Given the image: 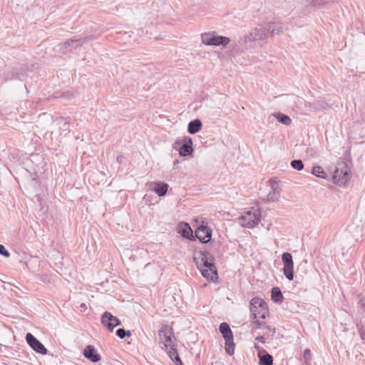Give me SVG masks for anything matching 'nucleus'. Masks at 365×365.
Listing matches in <instances>:
<instances>
[{
    "label": "nucleus",
    "instance_id": "nucleus-1",
    "mask_svg": "<svg viewBox=\"0 0 365 365\" xmlns=\"http://www.w3.org/2000/svg\"><path fill=\"white\" fill-rule=\"evenodd\" d=\"M158 342L159 346L165 350L175 365H182V362L176 349L175 337L170 327L165 325L160 328L158 331Z\"/></svg>",
    "mask_w": 365,
    "mask_h": 365
},
{
    "label": "nucleus",
    "instance_id": "nucleus-2",
    "mask_svg": "<svg viewBox=\"0 0 365 365\" xmlns=\"http://www.w3.org/2000/svg\"><path fill=\"white\" fill-rule=\"evenodd\" d=\"M194 261L202 275L208 280L215 281L217 279L216 267L212 255L207 251H197L194 253Z\"/></svg>",
    "mask_w": 365,
    "mask_h": 365
},
{
    "label": "nucleus",
    "instance_id": "nucleus-3",
    "mask_svg": "<svg viewBox=\"0 0 365 365\" xmlns=\"http://www.w3.org/2000/svg\"><path fill=\"white\" fill-rule=\"evenodd\" d=\"M250 309L252 318L257 319L254 322L255 328L259 329L262 326V324L259 319H265L269 314L266 302L260 298H253L250 301Z\"/></svg>",
    "mask_w": 365,
    "mask_h": 365
},
{
    "label": "nucleus",
    "instance_id": "nucleus-4",
    "mask_svg": "<svg viewBox=\"0 0 365 365\" xmlns=\"http://www.w3.org/2000/svg\"><path fill=\"white\" fill-rule=\"evenodd\" d=\"M261 212L257 207H252L241 215L239 223L245 227L252 228L256 226L260 221Z\"/></svg>",
    "mask_w": 365,
    "mask_h": 365
},
{
    "label": "nucleus",
    "instance_id": "nucleus-5",
    "mask_svg": "<svg viewBox=\"0 0 365 365\" xmlns=\"http://www.w3.org/2000/svg\"><path fill=\"white\" fill-rule=\"evenodd\" d=\"M202 43L206 46H227L230 42V38L223 36H219L216 32H207L201 34Z\"/></svg>",
    "mask_w": 365,
    "mask_h": 365
},
{
    "label": "nucleus",
    "instance_id": "nucleus-6",
    "mask_svg": "<svg viewBox=\"0 0 365 365\" xmlns=\"http://www.w3.org/2000/svg\"><path fill=\"white\" fill-rule=\"evenodd\" d=\"M282 260L284 264V274L289 280H292L294 278V263L292 255L289 252L283 253Z\"/></svg>",
    "mask_w": 365,
    "mask_h": 365
},
{
    "label": "nucleus",
    "instance_id": "nucleus-7",
    "mask_svg": "<svg viewBox=\"0 0 365 365\" xmlns=\"http://www.w3.org/2000/svg\"><path fill=\"white\" fill-rule=\"evenodd\" d=\"M26 339L29 346L37 353L41 354H46L47 349L33 334L27 333L26 335Z\"/></svg>",
    "mask_w": 365,
    "mask_h": 365
},
{
    "label": "nucleus",
    "instance_id": "nucleus-8",
    "mask_svg": "<svg viewBox=\"0 0 365 365\" xmlns=\"http://www.w3.org/2000/svg\"><path fill=\"white\" fill-rule=\"evenodd\" d=\"M268 185L269 186V191L267 195V200L269 202L277 201L279 198L282 191L280 185L274 180H269Z\"/></svg>",
    "mask_w": 365,
    "mask_h": 365
},
{
    "label": "nucleus",
    "instance_id": "nucleus-9",
    "mask_svg": "<svg viewBox=\"0 0 365 365\" xmlns=\"http://www.w3.org/2000/svg\"><path fill=\"white\" fill-rule=\"evenodd\" d=\"M305 107L309 111L319 112L327 109L329 108V105L323 98H319L318 99H314L312 101L306 102Z\"/></svg>",
    "mask_w": 365,
    "mask_h": 365
},
{
    "label": "nucleus",
    "instance_id": "nucleus-10",
    "mask_svg": "<svg viewBox=\"0 0 365 365\" xmlns=\"http://www.w3.org/2000/svg\"><path fill=\"white\" fill-rule=\"evenodd\" d=\"M86 38H75V39H69L66 41L61 46L60 50L62 53H66L68 52L72 51L73 49L77 48L78 47L82 46L85 43Z\"/></svg>",
    "mask_w": 365,
    "mask_h": 365
},
{
    "label": "nucleus",
    "instance_id": "nucleus-11",
    "mask_svg": "<svg viewBox=\"0 0 365 365\" xmlns=\"http://www.w3.org/2000/svg\"><path fill=\"white\" fill-rule=\"evenodd\" d=\"M212 231L207 227L200 226L195 230V235L203 243L208 242L211 239Z\"/></svg>",
    "mask_w": 365,
    "mask_h": 365
},
{
    "label": "nucleus",
    "instance_id": "nucleus-12",
    "mask_svg": "<svg viewBox=\"0 0 365 365\" xmlns=\"http://www.w3.org/2000/svg\"><path fill=\"white\" fill-rule=\"evenodd\" d=\"M148 187L160 197L165 195L168 189V184L161 182H150Z\"/></svg>",
    "mask_w": 365,
    "mask_h": 365
},
{
    "label": "nucleus",
    "instance_id": "nucleus-13",
    "mask_svg": "<svg viewBox=\"0 0 365 365\" xmlns=\"http://www.w3.org/2000/svg\"><path fill=\"white\" fill-rule=\"evenodd\" d=\"M267 36V27H255L253 29L248 36L250 41H257L264 39Z\"/></svg>",
    "mask_w": 365,
    "mask_h": 365
},
{
    "label": "nucleus",
    "instance_id": "nucleus-14",
    "mask_svg": "<svg viewBox=\"0 0 365 365\" xmlns=\"http://www.w3.org/2000/svg\"><path fill=\"white\" fill-rule=\"evenodd\" d=\"M334 180L339 185L345 184L349 180V173L347 168H336L334 173Z\"/></svg>",
    "mask_w": 365,
    "mask_h": 365
},
{
    "label": "nucleus",
    "instance_id": "nucleus-15",
    "mask_svg": "<svg viewBox=\"0 0 365 365\" xmlns=\"http://www.w3.org/2000/svg\"><path fill=\"white\" fill-rule=\"evenodd\" d=\"M192 141L190 137H185L183 138V144L181 145L179 150L180 155L186 157L192 154Z\"/></svg>",
    "mask_w": 365,
    "mask_h": 365
},
{
    "label": "nucleus",
    "instance_id": "nucleus-16",
    "mask_svg": "<svg viewBox=\"0 0 365 365\" xmlns=\"http://www.w3.org/2000/svg\"><path fill=\"white\" fill-rule=\"evenodd\" d=\"M83 355L92 362H98L101 360L100 355L96 353L95 348L91 345H88L85 348Z\"/></svg>",
    "mask_w": 365,
    "mask_h": 365
},
{
    "label": "nucleus",
    "instance_id": "nucleus-17",
    "mask_svg": "<svg viewBox=\"0 0 365 365\" xmlns=\"http://www.w3.org/2000/svg\"><path fill=\"white\" fill-rule=\"evenodd\" d=\"M267 34L279 35L283 32V26L282 23L273 22L266 24Z\"/></svg>",
    "mask_w": 365,
    "mask_h": 365
},
{
    "label": "nucleus",
    "instance_id": "nucleus-18",
    "mask_svg": "<svg viewBox=\"0 0 365 365\" xmlns=\"http://www.w3.org/2000/svg\"><path fill=\"white\" fill-rule=\"evenodd\" d=\"M202 126V124L200 120L195 119L189 123L187 126V131L190 134H195L200 130Z\"/></svg>",
    "mask_w": 365,
    "mask_h": 365
},
{
    "label": "nucleus",
    "instance_id": "nucleus-19",
    "mask_svg": "<svg viewBox=\"0 0 365 365\" xmlns=\"http://www.w3.org/2000/svg\"><path fill=\"white\" fill-rule=\"evenodd\" d=\"M219 329L225 339L230 337H233L232 332L229 324L226 322H222L220 324Z\"/></svg>",
    "mask_w": 365,
    "mask_h": 365
},
{
    "label": "nucleus",
    "instance_id": "nucleus-20",
    "mask_svg": "<svg viewBox=\"0 0 365 365\" xmlns=\"http://www.w3.org/2000/svg\"><path fill=\"white\" fill-rule=\"evenodd\" d=\"M258 356L260 361V365H272L273 358L272 355L264 351V354L261 351L259 352Z\"/></svg>",
    "mask_w": 365,
    "mask_h": 365
},
{
    "label": "nucleus",
    "instance_id": "nucleus-21",
    "mask_svg": "<svg viewBox=\"0 0 365 365\" xmlns=\"http://www.w3.org/2000/svg\"><path fill=\"white\" fill-rule=\"evenodd\" d=\"M225 351L228 355L232 356V354H234L235 347L233 337H230L228 339H225Z\"/></svg>",
    "mask_w": 365,
    "mask_h": 365
},
{
    "label": "nucleus",
    "instance_id": "nucleus-22",
    "mask_svg": "<svg viewBox=\"0 0 365 365\" xmlns=\"http://www.w3.org/2000/svg\"><path fill=\"white\" fill-rule=\"evenodd\" d=\"M272 299L274 302L279 303L282 301V294L279 287L272 289Z\"/></svg>",
    "mask_w": 365,
    "mask_h": 365
},
{
    "label": "nucleus",
    "instance_id": "nucleus-23",
    "mask_svg": "<svg viewBox=\"0 0 365 365\" xmlns=\"http://www.w3.org/2000/svg\"><path fill=\"white\" fill-rule=\"evenodd\" d=\"M179 233H180L181 235L185 238H190L191 236H192V230L187 223H184L182 225Z\"/></svg>",
    "mask_w": 365,
    "mask_h": 365
},
{
    "label": "nucleus",
    "instance_id": "nucleus-24",
    "mask_svg": "<svg viewBox=\"0 0 365 365\" xmlns=\"http://www.w3.org/2000/svg\"><path fill=\"white\" fill-rule=\"evenodd\" d=\"M274 116L279 122L285 125H289L292 123L291 118L287 115L279 113L275 114Z\"/></svg>",
    "mask_w": 365,
    "mask_h": 365
},
{
    "label": "nucleus",
    "instance_id": "nucleus-25",
    "mask_svg": "<svg viewBox=\"0 0 365 365\" xmlns=\"http://www.w3.org/2000/svg\"><path fill=\"white\" fill-rule=\"evenodd\" d=\"M312 173L317 178H325L326 174L324 169L320 166H314Z\"/></svg>",
    "mask_w": 365,
    "mask_h": 365
},
{
    "label": "nucleus",
    "instance_id": "nucleus-26",
    "mask_svg": "<svg viewBox=\"0 0 365 365\" xmlns=\"http://www.w3.org/2000/svg\"><path fill=\"white\" fill-rule=\"evenodd\" d=\"M110 324H108V329L110 331H113L114 327L120 324V321L113 315H110Z\"/></svg>",
    "mask_w": 365,
    "mask_h": 365
},
{
    "label": "nucleus",
    "instance_id": "nucleus-27",
    "mask_svg": "<svg viewBox=\"0 0 365 365\" xmlns=\"http://www.w3.org/2000/svg\"><path fill=\"white\" fill-rule=\"evenodd\" d=\"M291 166L297 170H302L304 168V164L301 160H294L291 162Z\"/></svg>",
    "mask_w": 365,
    "mask_h": 365
},
{
    "label": "nucleus",
    "instance_id": "nucleus-28",
    "mask_svg": "<svg viewBox=\"0 0 365 365\" xmlns=\"http://www.w3.org/2000/svg\"><path fill=\"white\" fill-rule=\"evenodd\" d=\"M110 315H111V314L106 312L102 315V317H101L102 324L107 328H108V324H110V322L111 321V320H110Z\"/></svg>",
    "mask_w": 365,
    "mask_h": 365
},
{
    "label": "nucleus",
    "instance_id": "nucleus-29",
    "mask_svg": "<svg viewBox=\"0 0 365 365\" xmlns=\"http://www.w3.org/2000/svg\"><path fill=\"white\" fill-rule=\"evenodd\" d=\"M116 334L120 339H124L125 336H130L131 333L130 331H125L124 329H118L116 331Z\"/></svg>",
    "mask_w": 365,
    "mask_h": 365
},
{
    "label": "nucleus",
    "instance_id": "nucleus-30",
    "mask_svg": "<svg viewBox=\"0 0 365 365\" xmlns=\"http://www.w3.org/2000/svg\"><path fill=\"white\" fill-rule=\"evenodd\" d=\"M133 250L130 249H126L123 252V255L125 257H127L133 261L135 259V257L133 255Z\"/></svg>",
    "mask_w": 365,
    "mask_h": 365
},
{
    "label": "nucleus",
    "instance_id": "nucleus-31",
    "mask_svg": "<svg viewBox=\"0 0 365 365\" xmlns=\"http://www.w3.org/2000/svg\"><path fill=\"white\" fill-rule=\"evenodd\" d=\"M325 1L324 0H312L311 5L314 7L320 8L325 4Z\"/></svg>",
    "mask_w": 365,
    "mask_h": 365
},
{
    "label": "nucleus",
    "instance_id": "nucleus-32",
    "mask_svg": "<svg viewBox=\"0 0 365 365\" xmlns=\"http://www.w3.org/2000/svg\"><path fill=\"white\" fill-rule=\"evenodd\" d=\"M0 255H3L5 257H9L10 256L9 252L6 250L5 247L3 245H0Z\"/></svg>",
    "mask_w": 365,
    "mask_h": 365
},
{
    "label": "nucleus",
    "instance_id": "nucleus-33",
    "mask_svg": "<svg viewBox=\"0 0 365 365\" xmlns=\"http://www.w3.org/2000/svg\"><path fill=\"white\" fill-rule=\"evenodd\" d=\"M266 329H267V333H269L271 335H274V333H275V328L274 327H270V326H267V327H266Z\"/></svg>",
    "mask_w": 365,
    "mask_h": 365
},
{
    "label": "nucleus",
    "instance_id": "nucleus-34",
    "mask_svg": "<svg viewBox=\"0 0 365 365\" xmlns=\"http://www.w3.org/2000/svg\"><path fill=\"white\" fill-rule=\"evenodd\" d=\"M256 340L261 342V343H264V339L262 336H258L256 337Z\"/></svg>",
    "mask_w": 365,
    "mask_h": 365
},
{
    "label": "nucleus",
    "instance_id": "nucleus-35",
    "mask_svg": "<svg viewBox=\"0 0 365 365\" xmlns=\"http://www.w3.org/2000/svg\"><path fill=\"white\" fill-rule=\"evenodd\" d=\"M304 356H307V355H310V350L306 349L304 352Z\"/></svg>",
    "mask_w": 365,
    "mask_h": 365
},
{
    "label": "nucleus",
    "instance_id": "nucleus-36",
    "mask_svg": "<svg viewBox=\"0 0 365 365\" xmlns=\"http://www.w3.org/2000/svg\"><path fill=\"white\" fill-rule=\"evenodd\" d=\"M180 143H181V141L180 140H178L175 141V145H180Z\"/></svg>",
    "mask_w": 365,
    "mask_h": 365
},
{
    "label": "nucleus",
    "instance_id": "nucleus-37",
    "mask_svg": "<svg viewBox=\"0 0 365 365\" xmlns=\"http://www.w3.org/2000/svg\"><path fill=\"white\" fill-rule=\"evenodd\" d=\"M179 163V161L178 160H176L175 162H174V165H177Z\"/></svg>",
    "mask_w": 365,
    "mask_h": 365
},
{
    "label": "nucleus",
    "instance_id": "nucleus-38",
    "mask_svg": "<svg viewBox=\"0 0 365 365\" xmlns=\"http://www.w3.org/2000/svg\"><path fill=\"white\" fill-rule=\"evenodd\" d=\"M81 306L82 307H86V304H82Z\"/></svg>",
    "mask_w": 365,
    "mask_h": 365
},
{
    "label": "nucleus",
    "instance_id": "nucleus-39",
    "mask_svg": "<svg viewBox=\"0 0 365 365\" xmlns=\"http://www.w3.org/2000/svg\"><path fill=\"white\" fill-rule=\"evenodd\" d=\"M117 160L121 161V159H119V158H117Z\"/></svg>",
    "mask_w": 365,
    "mask_h": 365
},
{
    "label": "nucleus",
    "instance_id": "nucleus-40",
    "mask_svg": "<svg viewBox=\"0 0 365 365\" xmlns=\"http://www.w3.org/2000/svg\"><path fill=\"white\" fill-rule=\"evenodd\" d=\"M117 160L121 161V159H119V158H117Z\"/></svg>",
    "mask_w": 365,
    "mask_h": 365
}]
</instances>
